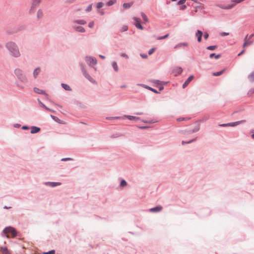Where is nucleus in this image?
Segmentation results:
<instances>
[{
  "instance_id": "17",
  "label": "nucleus",
  "mask_w": 254,
  "mask_h": 254,
  "mask_svg": "<svg viewBox=\"0 0 254 254\" xmlns=\"http://www.w3.org/2000/svg\"><path fill=\"white\" fill-rule=\"evenodd\" d=\"M132 4H133L132 2H130V3H125L123 4V7L124 9H128L131 6Z\"/></svg>"
},
{
  "instance_id": "9",
  "label": "nucleus",
  "mask_w": 254,
  "mask_h": 254,
  "mask_svg": "<svg viewBox=\"0 0 254 254\" xmlns=\"http://www.w3.org/2000/svg\"><path fill=\"white\" fill-rule=\"evenodd\" d=\"M193 76L190 75L188 77V78L186 80V81L184 82V83L183 85V88H186L188 85L190 83V82L193 79Z\"/></svg>"
},
{
  "instance_id": "50",
  "label": "nucleus",
  "mask_w": 254,
  "mask_h": 254,
  "mask_svg": "<svg viewBox=\"0 0 254 254\" xmlns=\"http://www.w3.org/2000/svg\"><path fill=\"white\" fill-rule=\"evenodd\" d=\"M245 52V50L244 49L240 53L238 54V56H240Z\"/></svg>"
},
{
  "instance_id": "10",
  "label": "nucleus",
  "mask_w": 254,
  "mask_h": 254,
  "mask_svg": "<svg viewBox=\"0 0 254 254\" xmlns=\"http://www.w3.org/2000/svg\"><path fill=\"white\" fill-rule=\"evenodd\" d=\"M202 34H203L202 32L199 30H198L196 32V33H195V36H196V37H197V41L198 42H200L201 41V37H202Z\"/></svg>"
},
{
  "instance_id": "20",
  "label": "nucleus",
  "mask_w": 254,
  "mask_h": 254,
  "mask_svg": "<svg viewBox=\"0 0 254 254\" xmlns=\"http://www.w3.org/2000/svg\"><path fill=\"white\" fill-rule=\"evenodd\" d=\"M73 22L75 23H77V24H81V25H84L86 23V21H85L84 20H82V19L75 20Z\"/></svg>"
},
{
  "instance_id": "32",
  "label": "nucleus",
  "mask_w": 254,
  "mask_h": 254,
  "mask_svg": "<svg viewBox=\"0 0 254 254\" xmlns=\"http://www.w3.org/2000/svg\"><path fill=\"white\" fill-rule=\"evenodd\" d=\"M37 17L38 18H40L41 17H42L43 16V12L41 10H38V12H37Z\"/></svg>"
},
{
  "instance_id": "48",
  "label": "nucleus",
  "mask_w": 254,
  "mask_h": 254,
  "mask_svg": "<svg viewBox=\"0 0 254 254\" xmlns=\"http://www.w3.org/2000/svg\"><path fill=\"white\" fill-rule=\"evenodd\" d=\"M121 56L122 57H123L126 58V59H128V56H127V55H126V54H124V53H123V54H122L121 55Z\"/></svg>"
},
{
  "instance_id": "57",
  "label": "nucleus",
  "mask_w": 254,
  "mask_h": 254,
  "mask_svg": "<svg viewBox=\"0 0 254 254\" xmlns=\"http://www.w3.org/2000/svg\"><path fill=\"white\" fill-rule=\"evenodd\" d=\"M22 128L26 129H28V127H26V126H23L22 127Z\"/></svg>"
},
{
  "instance_id": "21",
  "label": "nucleus",
  "mask_w": 254,
  "mask_h": 254,
  "mask_svg": "<svg viewBox=\"0 0 254 254\" xmlns=\"http://www.w3.org/2000/svg\"><path fill=\"white\" fill-rule=\"evenodd\" d=\"M40 71V68L39 67L36 68L33 72V76L35 78H36L38 74Z\"/></svg>"
},
{
  "instance_id": "47",
  "label": "nucleus",
  "mask_w": 254,
  "mask_h": 254,
  "mask_svg": "<svg viewBox=\"0 0 254 254\" xmlns=\"http://www.w3.org/2000/svg\"><path fill=\"white\" fill-rule=\"evenodd\" d=\"M220 35L222 36H227V35H229V33H226V32H223V33H221L220 34Z\"/></svg>"
},
{
  "instance_id": "30",
  "label": "nucleus",
  "mask_w": 254,
  "mask_h": 254,
  "mask_svg": "<svg viewBox=\"0 0 254 254\" xmlns=\"http://www.w3.org/2000/svg\"><path fill=\"white\" fill-rule=\"evenodd\" d=\"M141 15V16L143 18V20H144V21L145 22H148V19L147 16H146V15L143 13H142Z\"/></svg>"
},
{
  "instance_id": "60",
  "label": "nucleus",
  "mask_w": 254,
  "mask_h": 254,
  "mask_svg": "<svg viewBox=\"0 0 254 254\" xmlns=\"http://www.w3.org/2000/svg\"><path fill=\"white\" fill-rule=\"evenodd\" d=\"M34 7V4H33V5L31 7V9Z\"/></svg>"
},
{
  "instance_id": "14",
  "label": "nucleus",
  "mask_w": 254,
  "mask_h": 254,
  "mask_svg": "<svg viewBox=\"0 0 254 254\" xmlns=\"http://www.w3.org/2000/svg\"><path fill=\"white\" fill-rule=\"evenodd\" d=\"M73 27L74 29L78 32L84 33L85 32L84 28L81 26H74Z\"/></svg>"
},
{
  "instance_id": "31",
  "label": "nucleus",
  "mask_w": 254,
  "mask_h": 254,
  "mask_svg": "<svg viewBox=\"0 0 254 254\" xmlns=\"http://www.w3.org/2000/svg\"><path fill=\"white\" fill-rule=\"evenodd\" d=\"M188 44L186 43H180L179 44H178V45H177L176 47H175V48H177V47H182V46H188Z\"/></svg>"
},
{
  "instance_id": "53",
  "label": "nucleus",
  "mask_w": 254,
  "mask_h": 254,
  "mask_svg": "<svg viewBox=\"0 0 254 254\" xmlns=\"http://www.w3.org/2000/svg\"><path fill=\"white\" fill-rule=\"evenodd\" d=\"M155 83L158 84H162V82L159 81V80H156L155 82Z\"/></svg>"
},
{
  "instance_id": "7",
  "label": "nucleus",
  "mask_w": 254,
  "mask_h": 254,
  "mask_svg": "<svg viewBox=\"0 0 254 254\" xmlns=\"http://www.w3.org/2000/svg\"><path fill=\"white\" fill-rule=\"evenodd\" d=\"M133 19L135 22V23H134V25L136 27V28H137L140 30H142L143 27L141 26V25L140 24V19L138 18H137L136 17H134L133 18Z\"/></svg>"
},
{
  "instance_id": "22",
  "label": "nucleus",
  "mask_w": 254,
  "mask_h": 254,
  "mask_svg": "<svg viewBox=\"0 0 254 254\" xmlns=\"http://www.w3.org/2000/svg\"><path fill=\"white\" fill-rule=\"evenodd\" d=\"M47 184H49L50 185V186H51L52 187H56L57 186L61 185V183H59V182H57V183L49 182V183H47Z\"/></svg>"
},
{
  "instance_id": "54",
  "label": "nucleus",
  "mask_w": 254,
  "mask_h": 254,
  "mask_svg": "<svg viewBox=\"0 0 254 254\" xmlns=\"http://www.w3.org/2000/svg\"><path fill=\"white\" fill-rule=\"evenodd\" d=\"M186 5H182L181 7V9L184 10L186 8Z\"/></svg>"
},
{
  "instance_id": "62",
  "label": "nucleus",
  "mask_w": 254,
  "mask_h": 254,
  "mask_svg": "<svg viewBox=\"0 0 254 254\" xmlns=\"http://www.w3.org/2000/svg\"><path fill=\"white\" fill-rule=\"evenodd\" d=\"M137 115H141V113H138Z\"/></svg>"
},
{
  "instance_id": "1",
  "label": "nucleus",
  "mask_w": 254,
  "mask_h": 254,
  "mask_svg": "<svg viewBox=\"0 0 254 254\" xmlns=\"http://www.w3.org/2000/svg\"><path fill=\"white\" fill-rule=\"evenodd\" d=\"M5 48L12 57L19 58L21 56L19 48L15 42L12 41L7 42L5 44Z\"/></svg>"
},
{
  "instance_id": "33",
  "label": "nucleus",
  "mask_w": 254,
  "mask_h": 254,
  "mask_svg": "<svg viewBox=\"0 0 254 254\" xmlns=\"http://www.w3.org/2000/svg\"><path fill=\"white\" fill-rule=\"evenodd\" d=\"M217 48L216 46H208L207 49L209 50H214Z\"/></svg>"
},
{
  "instance_id": "19",
  "label": "nucleus",
  "mask_w": 254,
  "mask_h": 254,
  "mask_svg": "<svg viewBox=\"0 0 254 254\" xmlns=\"http://www.w3.org/2000/svg\"><path fill=\"white\" fill-rule=\"evenodd\" d=\"M34 91L37 93L40 94H45V92L43 90H41L40 89H39L38 88H34Z\"/></svg>"
},
{
  "instance_id": "25",
  "label": "nucleus",
  "mask_w": 254,
  "mask_h": 254,
  "mask_svg": "<svg viewBox=\"0 0 254 254\" xmlns=\"http://www.w3.org/2000/svg\"><path fill=\"white\" fill-rule=\"evenodd\" d=\"M234 4L228 5L227 6H220V7L223 9H231L234 6Z\"/></svg>"
},
{
  "instance_id": "24",
  "label": "nucleus",
  "mask_w": 254,
  "mask_h": 254,
  "mask_svg": "<svg viewBox=\"0 0 254 254\" xmlns=\"http://www.w3.org/2000/svg\"><path fill=\"white\" fill-rule=\"evenodd\" d=\"M117 0H110L107 3L108 6H111L116 3Z\"/></svg>"
},
{
  "instance_id": "41",
  "label": "nucleus",
  "mask_w": 254,
  "mask_h": 254,
  "mask_svg": "<svg viewBox=\"0 0 254 254\" xmlns=\"http://www.w3.org/2000/svg\"><path fill=\"white\" fill-rule=\"evenodd\" d=\"M200 8H201V6H200V4H199L198 5L196 6L195 7L194 12H197L198 9Z\"/></svg>"
},
{
  "instance_id": "2",
  "label": "nucleus",
  "mask_w": 254,
  "mask_h": 254,
  "mask_svg": "<svg viewBox=\"0 0 254 254\" xmlns=\"http://www.w3.org/2000/svg\"><path fill=\"white\" fill-rule=\"evenodd\" d=\"M3 233L7 238H14L17 235V232L15 229L11 227L5 228L3 230Z\"/></svg>"
},
{
  "instance_id": "12",
  "label": "nucleus",
  "mask_w": 254,
  "mask_h": 254,
  "mask_svg": "<svg viewBox=\"0 0 254 254\" xmlns=\"http://www.w3.org/2000/svg\"><path fill=\"white\" fill-rule=\"evenodd\" d=\"M0 253L1 254H11L10 251L5 247L0 248Z\"/></svg>"
},
{
  "instance_id": "18",
  "label": "nucleus",
  "mask_w": 254,
  "mask_h": 254,
  "mask_svg": "<svg viewBox=\"0 0 254 254\" xmlns=\"http://www.w3.org/2000/svg\"><path fill=\"white\" fill-rule=\"evenodd\" d=\"M225 71V69H223L222 70L219 71V72H216L212 73V75L215 76H220L222 74H223Z\"/></svg>"
},
{
  "instance_id": "42",
  "label": "nucleus",
  "mask_w": 254,
  "mask_h": 254,
  "mask_svg": "<svg viewBox=\"0 0 254 254\" xmlns=\"http://www.w3.org/2000/svg\"><path fill=\"white\" fill-rule=\"evenodd\" d=\"M155 51V49L154 48H152L151 49H150L149 51H148V54L149 55H151Z\"/></svg>"
},
{
  "instance_id": "29",
  "label": "nucleus",
  "mask_w": 254,
  "mask_h": 254,
  "mask_svg": "<svg viewBox=\"0 0 254 254\" xmlns=\"http://www.w3.org/2000/svg\"><path fill=\"white\" fill-rule=\"evenodd\" d=\"M210 58L211 59H212L213 58H215V59H217L220 57V55H216L215 54H211L209 56Z\"/></svg>"
},
{
  "instance_id": "49",
  "label": "nucleus",
  "mask_w": 254,
  "mask_h": 254,
  "mask_svg": "<svg viewBox=\"0 0 254 254\" xmlns=\"http://www.w3.org/2000/svg\"><path fill=\"white\" fill-rule=\"evenodd\" d=\"M148 89H149V90H151V91H153V92H155V93H158V92H157L156 90H155V89H153V88H151V87H148Z\"/></svg>"
},
{
  "instance_id": "27",
  "label": "nucleus",
  "mask_w": 254,
  "mask_h": 254,
  "mask_svg": "<svg viewBox=\"0 0 254 254\" xmlns=\"http://www.w3.org/2000/svg\"><path fill=\"white\" fill-rule=\"evenodd\" d=\"M62 86L66 90H71L70 87L68 85H67V84L62 83Z\"/></svg>"
},
{
  "instance_id": "56",
  "label": "nucleus",
  "mask_w": 254,
  "mask_h": 254,
  "mask_svg": "<svg viewBox=\"0 0 254 254\" xmlns=\"http://www.w3.org/2000/svg\"><path fill=\"white\" fill-rule=\"evenodd\" d=\"M127 30V26L124 27V31H126Z\"/></svg>"
},
{
  "instance_id": "40",
  "label": "nucleus",
  "mask_w": 254,
  "mask_h": 254,
  "mask_svg": "<svg viewBox=\"0 0 254 254\" xmlns=\"http://www.w3.org/2000/svg\"><path fill=\"white\" fill-rule=\"evenodd\" d=\"M244 0H232V1L235 2L237 3H239L241 2L242 1H244Z\"/></svg>"
},
{
  "instance_id": "11",
  "label": "nucleus",
  "mask_w": 254,
  "mask_h": 254,
  "mask_svg": "<svg viewBox=\"0 0 254 254\" xmlns=\"http://www.w3.org/2000/svg\"><path fill=\"white\" fill-rule=\"evenodd\" d=\"M162 209V207L158 206L154 208H150L149 211L151 212H157L160 211Z\"/></svg>"
},
{
  "instance_id": "37",
  "label": "nucleus",
  "mask_w": 254,
  "mask_h": 254,
  "mask_svg": "<svg viewBox=\"0 0 254 254\" xmlns=\"http://www.w3.org/2000/svg\"><path fill=\"white\" fill-rule=\"evenodd\" d=\"M127 182H126V181H125V180H122V181H121V184H120V185H121V187H123L126 186L127 185Z\"/></svg>"
},
{
  "instance_id": "16",
  "label": "nucleus",
  "mask_w": 254,
  "mask_h": 254,
  "mask_svg": "<svg viewBox=\"0 0 254 254\" xmlns=\"http://www.w3.org/2000/svg\"><path fill=\"white\" fill-rule=\"evenodd\" d=\"M124 118H127L130 120H134L135 121H137V120H139V118H138V117H136L135 116H129V115H125V116H124Z\"/></svg>"
},
{
  "instance_id": "52",
  "label": "nucleus",
  "mask_w": 254,
  "mask_h": 254,
  "mask_svg": "<svg viewBox=\"0 0 254 254\" xmlns=\"http://www.w3.org/2000/svg\"><path fill=\"white\" fill-rule=\"evenodd\" d=\"M41 105L42 106V107H43L44 108H45L46 110H49V109L46 107L43 104H42V103H41Z\"/></svg>"
},
{
  "instance_id": "28",
  "label": "nucleus",
  "mask_w": 254,
  "mask_h": 254,
  "mask_svg": "<svg viewBox=\"0 0 254 254\" xmlns=\"http://www.w3.org/2000/svg\"><path fill=\"white\" fill-rule=\"evenodd\" d=\"M112 66L116 71H118V67L117 63L113 62L112 64Z\"/></svg>"
},
{
  "instance_id": "5",
  "label": "nucleus",
  "mask_w": 254,
  "mask_h": 254,
  "mask_svg": "<svg viewBox=\"0 0 254 254\" xmlns=\"http://www.w3.org/2000/svg\"><path fill=\"white\" fill-rule=\"evenodd\" d=\"M85 61L89 65H95L97 64L96 59L93 57H86Z\"/></svg>"
},
{
  "instance_id": "58",
  "label": "nucleus",
  "mask_w": 254,
  "mask_h": 254,
  "mask_svg": "<svg viewBox=\"0 0 254 254\" xmlns=\"http://www.w3.org/2000/svg\"><path fill=\"white\" fill-rule=\"evenodd\" d=\"M99 57L102 59H105V57L102 55H100Z\"/></svg>"
},
{
  "instance_id": "35",
  "label": "nucleus",
  "mask_w": 254,
  "mask_h": 254,
  "mask_svg": "<svg viewBox=\"0 0 254 254\" xmlns=\"http://www.w3.org/2000/svg\"><path fill=\"white\" fill-rule=\"evenodd\" d=\"M104 5V3L102 2H99L97 3V8H101Z\"/></svg>"
},
{
  "instance_id": "63",
  "label": "nucleus",
  "mask_w": 254,
  "mask_h": 254,
  "mask_svg": "<svg viewBox=\"0 0 254 254\" xmlns=\"http://www.w3.org/2000/svg\"><path fill=\"white\" fill-rule=\"evenodd\" d=\"M1 46L0 45V48H1Z\"/></svg>"
},
{
  "instance_id": "39",
  "label": "nucleus",
  "mask_w": 254,
  "mask_h": 254,
  "mask_svg": "<svg viewBox=\"0 0 254 254\" xmlns=\"http://www.w3.org/2000/svg\"><path fill=\"white\" fill-rule=\"evenodd\" d=\"M94 25V22H93V21H92V22H90L89 23V24H88V26H89V27H90V28H91L93 27Z\"/></svg>"
},
{
  "instance_id": "43",
  "label": "nucleus",
  "mask_w": 254,
  "mask_h": 254,
  "mask_svg": "<svg viewBox=\"0 0 254 254\" xmlns=\"http://www.w3.org/2000/svg\"><path fill=\"white\" fill-rule=\"evenodd\" d=\"M92 9V4L89 5L86 9L87 11H90Z\"/></svg>"
},
{
  "instance_id": "59",
  "label": "nucleus",
  "mask_w": 254,
  "mask_h": 254,
  "mask_svg": "<svg viewBox=\"0 0 254 254\" xmlns=\"http://www.w3.org/2000/svg\"><path fill=\"white\" fill-rule=\"evenodd\" d=\"M252 136L253 138H254V134H252Z\"/></svg>"
},
{
  "instance_id": "61",
  "label": "nucleus",
  "mask_w": 254,
  "mask_h": 254,
  "mask_svg": "<svg viewBox=\"0 0 254 254\" xmlns=\"http://www.w3.org/2000/svg\"><path fill=\"white\" fill-rule=\"evenodd\" d=\"M162 89H163V87L160 88V90H162Z\"/></svg>"
},
{
  "instance_id": "6",
  "label": "nucleus",
  "mask_w": 254,
  "mask_h": 254,
  "mask_svg": "<svg viewBox=\"0 0 254 254\" xmlns=\"http://www.w3.org/2000/svg\"><path fill=\"white\" fill-rule=\"evenodd\" d=\"M245 122V120H241V121L226 124H223L221 126H223V127H227V126L235 127L236 126L240 125L241 123H243Z\"/></svg>"
},
{
  "instance_id": "34",
  "label": "nucleus",
  "mask_w": 254,
  "mask_h": 254,
  "mask_svg": "<svg viewBox=\"0 0 254 254\" xmlns=\"http://www.w3.org/2000/svg\"><path fill=\"white\" fill-rule=\"evenodd\" d=\"M249 77L251 81H254V72L250 75Z\"/></svg>"
},
{
  "instance_id": "36",
  "label": "nucleus",
  "mask_w": 254,
  "mask_h": 254,
  "mask_svg": "<svg viewBox=\"0 0 254 254\" xmlns=\"http://www.w3.org/2000/svg\"><path fill=\"white\" fill-rule=\"evenodd\" d=\"M55 254V250H52L48 252H44L43 253V254Z\"/></svg>"
},
{
  "instance_id": "23",
  "label": "nucleus",
  "mask_w": 254,
  "mask_h": 254,
  "mask_svg": "<svg viewBox=\"0 0 254 254\" xmlns=\"http://www.w3.org/2000/svg\"><path fill=\"white\" fill-rule=\"evenodd\" d=\"M84 75L85 76V77L88 79L90 81L92 82H94L95 81L93 80V79L87 73L85 72H84Z\"/></svg>"
},
{
  "instance_id": "51",
  "label": "nucleus",
  "mask_w": 254,
  "mask_h": 254,
  "mask_svg": "<svg viewBox=\"0 0 254 254\" xmlns=\"http://www.w3.org/2000/svg\"><path fill=\"white\" fill-rule=\"evenodd\" d=\"M157 40H162V39H164V38H163V36H162V37H159L157 38Z\"/></svg>"
},
{
  "instance_id": "4",
  "label": "nucleus",
  "mask_w": 254,
  "mask_h": 254,
  "mask_svg": "<svg viewBox=\"0 0 254 254\" xmlns=\"http://www.w3.org/2000/svg\"><path fill=\"white\" fill-rule=\"evenodd\" d=\"M14 73L17 77L20 79L22 81L25 82L27 79L26 77L23 74L22 71L20 69H16L14 71Z\"/></svg>"
},
{
  "instance_id": "38",
  "label": "nucleus",
  "mask_w": 254,
  "mask_h": 254,
  "mask_svg": "<svg viewBox=\"0 0 254 254\" xmlns=\"http://www.w3.org/2000/svg\"><path fill=\"white\" fill-rule=\"evenodd\" d=\"M194 140H195V139L191 140H190V141H189L188 142H185L184 141H183L182 142V143L183 145H184L185 144H186V143H190L193 142Z\"/></svg>"
},
{
  "instance_id": "15",
  "label": "nucleus",
  "mask_w": 254,
  "mask_h": 254,
  "mask_svg": "<svg viewBox=\"0 0 254 254\" xmlns=\"http://www.w3.org/2000/svg\"><path fill=\"white\" fill-rule=\"evenodd\" d=\"M40 130V128L38 127H32L31 129V133H35L38 132Z\"/></svg>"
},
{
  "instance_id": "26",
  "label": "nucleus",
  "mask_w": 254,
  "mask_h": 254,
  "mask_svg": "<svg viewBox=\"0 0 254 254\" xmlns=\"http://www.w3.org/2000/svg\"><path fill=\"white\" fill-rule=\"evenodd\" d=\"M190 118H179L177 119V121L178 122L181 121H188L190 120Z\"/></svg>"
},
{
  "instance_id": "13",
  "label": "nucleus",
  "mask_w": 254,
  "mask_h": 254,
  "mask_svg": "<svg viewBox=\"0 0 254 254\" xmlns=\"http://www.w3.org/2000/svg\"><path fill=\"white\" fill-rule=\"evenodd\" d=\"M183 71V69L180 67H176L174 69V73L176 76L178 74H180Z\"/></svg>"
},
{
  "instance_id": "44",
  "label": "nucleus",
  "mask_w": 254,
  "mask_h": 254,
  "mask_svg": "<svg viewBox=\"0 0 254 254\" xmlns=\"http://www.w3.org/2000/svg\"><path fill=\"white\" fill-rule=\"evenodd\" d=\"M72 159L70 158H64L62 159V161H69L71 160Z\"/></svg>"
},
{
  "instance_id": "55",
  "label": "nucleus",
  "mask_w": 254,
  "mask_h": 254,
  "mask_svg": "<svg viewBox=\"0 0 254 254\" xmlns=\"http://www.w3.org/2000/svg\"><path fill=\"white\" fill-rule=\"evenodd\" d=\"M169 36V34H167L166 35H165V36H163V38L164 39H166V38H167Z\"/></svg>"
},
{
  "instance_id": "8",
  "label": "nucleus",
  "mask_w": 254,
  "mask_h": 254,
  "mask_svg": "<svg viewBox=\"0 0 254 254\" xmlns=\"http://www.w3.org/2000/svg\"><path fill=\"white\" fill-rule=\"evenodd\" d=\"M200 125L198 123H195L193 125V128L190 130L192 132H196L199 130Z\"/></svg>"
},
{
  "instance_id": "46",
  "label": "nucleus",
  "mask_w": 254,
  "mask_h": 254,
  "mask_svg": "<svg viewBox=\"0 0 254 254\" xmlns=\"http://www.w3.org/2000/svg\"><path fill=\"white\" fill-rule=\"evenodd\" d=\"M203 37L205 39H207L209 37V35L207 33H205L204 34Z\"/></svg>"
},
{
  "instance_id": "3",
  "label": "nucleus",
  "mask_w": 254,
  "mask_h": 254,
  "mask_svg": "<svg viewBox=\"0 0 254 254\" xmlns=\"http://www.w3.org/2000/svg\"><path fill=\"white\" fill-rule=\"evenodd\" d=\"M254 34H252L250 35H247L244 39V43L243 45V48L249 46L253 43V41L251 39L254 37Z\"/></svg>"
},
{
  "instance_id": "45",
  "label": "nucleus",
  "mask_w": 254,
  "mask_h": 254,
  "mask_svg": "<svg viewBox=\"0 0 254 254\" xmlns=\"http://www.w3.org/2000/svg\"><path fill=\"white\" fill-rule=\"evenodd\" d=\"M186 0H180L178 2V4H184L186 2Z\"/></svg>"
}]
</instances>
